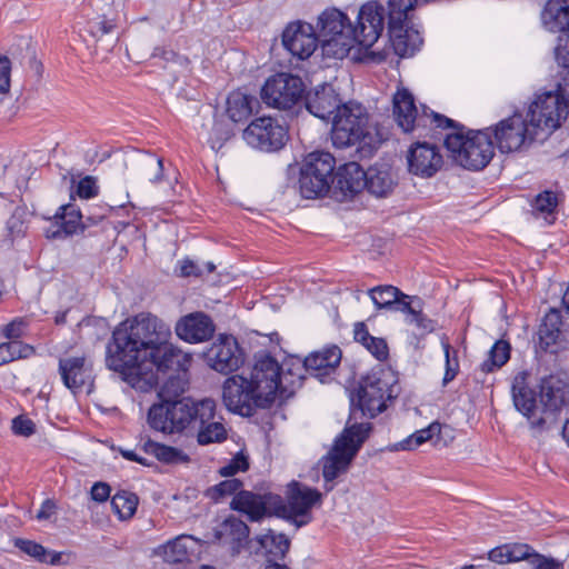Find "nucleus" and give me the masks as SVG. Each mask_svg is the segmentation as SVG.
<instances>
[{"label": "nucleus", "instance_id": "nucleus-33", "mask_svg": "<svg viewBox=\"0 0 569 569\" xmlns=\"http://www.w3.org/2000/svg\"><path fill=\"white\" fill-rule=\"evenodd\" d=\"M196 539L189 535H181L159 546L154 553L161 557L166 562L179 563L183 562L189 557V551L193 549Z\"/></svg>", "mask_w": 569, "mask_h": 569}, {"label": "nucleus", "instance_id": "nucleus-63", "mask_svg": "<svg viewBox=\"0 0 569 569\" xmlns=\"http://www.w3.org/2000/svg\"><path fill=\"white\" fill-rule=\"evenodd\" d=\"M12 431L18 436L29 437L34 433V423L32 420L19 416L12 420Z\"/></svg>", "mask_w": 569, "mask_h": 569}, {"label": "nucleus", "instance_id": "nucleus-49", "mask_svg": "<svg viewBox=\"0 0 569 569\" xmlns=\"http://www.w3.org/2000/svg\"><path fill=\"white\" fill-rule=\"evenodd\" d=\"M16 546L27 555L33 557L41 562L57 565L60 562L61 555L58 552H48L46 548L34 541L18 539Z\"/></svg>", "mask_w": 569, "mask_h": 569}, {"label": "nucleus", "instance_id": "nucleus-61", "mask_svg": "<svg viewBox=\"0 0 569 569\" xmlns=\"http://www.w3.org/2000/svg\"><path fill=\"white\" fill-rule=\"evenodd\" d=\"M98 193L97 180L87 176L78 182L77 194L82 199H90Z\"/></svg>", "mask_w": 569, "mask_h": 569}, {"label": "nucleus", "instance_id": "nucleus-27", "mask_svg": "<svg viewBox=\"0 0 569 569\" xmlns=\"http://www.w3.org/2000/svg\"><path fill=\"white\" fill-rule=\"evenodd\" d=\"M396 310L406 315V322L415 326L421 332H430L433 330V322L423 312V302L419 297L408 296L401 292L399 299L395 301Z\"/></svg>", "mask_w": 569, "mask_h": 569}, {"label": "nucleus", "instance_id": "nucleus-31", "mask_svg": "<svg viewBox=\"0 0 569 569\" xmlns=\"http://www.w3.org/2000/svg\"><path fill=\"white\" fill-rule=\"evenodd\" d=\"M366 188L378 198L388 197L395 188V178L391 169L386 164L370 167L367 170Z\"/></svg>", "mask_w": 569, "mask_h": 569}, {"label": "nucleus", "instance_id": "nucleus-22", "mask_svg": "<svg viewBox=\"0 0 569 569\" xmlns=\"http://www.w3.org/2000/svg\"><path fill=\"white\" fill-rule=\"evenodd\" d=\"M409 172L421 178L435 176L442 166V156L439 150L427 142L415 143L408 152Z\"/></svg>", "mask_w": 569, "mask_h": 569}, {"label": "nucleus", "instance_id": "nucleus-6", "mask_svg": "<svg viewBox=\"0 0 569 569\" xmlns=\"http://www.w3.org/2000/svg\"><path fill=\"white\" fill-rule=\"evenodd\" d=\"M567 117L568 104L557 90L537 94L526 116L533 134L538 136V142L548 139Z\"/></svg>", "mask_w": 569, "mask_h": 569}, {"label": "nucleus", "instance_id": "nucleus-36", "mask_svg": "<svg viewBox=\"0 0 569 569\" xmlns=\"http://www.w3.org/2000/svg\"><path fill=\"white\" fill-rule=\"evenodd\" d=\"M231 507L241 511L252 521H258L267 513L266 505L259 495L239 491L232 499Z\"/></svg>", "mask_w": 569, "mask_h": 569}, {"label": "nucleus", "instance_id": "nucleus-25", "mask_svg": "<svg viewBox=\"0 0 569 569\" xmlns=\"http://www.w3.org/2000/svg\"><path fill=\"white\" fill-rule=\"evenodd\" d=\"M306 107L315 117L327 120L333 117L342 107L341 99L332 84L325 83L309 92L306 99Z\"/></svg>", "mask_w": 569, "mask_h": 569}, {"label": "nucleus", "instance_id": "nucleus-41", "mask_svg": "<svg viewBox=\"0 0 569 569\" xmlns=\"http://www.w3.org/2000/svg\"><path fill=\"white\" fill-rule=\"evenodd\" d=\"M418 0H389V28L406 27L409 24L412 16L415 6Z\"/></svg>", "mask_w": 569, "mask_h": 569}, {"label": "nucleus", "instance_id": "nucleus-21", "mask_svg": "<svg viewBox=\"0 0 569 569\" xmlns=\"http://www.w3.org/2000/svg\"><path fill=\"white\" fill-rule=\"evenodd\" d=\"M529 373L527 371L518 372L512 382V400L516 409L521 412L529 421L530 428L536 432H542L547 428L536 426L533 420H539L541 408L537 406L535 392L528 387Z\"/></svg>", "mask_w": 569, "mask_h": 569}, {"label": "nucleus", "instance_id": "nucleus-23", "mask_svg": "<svg viewBox=\"0 0 569 569\" xmlns=\"http://www.w3.org/2000/svg\"><path fill=\"white\" fill-rule=\"evenodd\" d=\"M321 492L299 482L293 481L288 487L287 502L290 515L296 518H305L300 521H296L298 526L306 525L310 521L309 512L313 506L321 503Z\"/></svg>", "mask_w": 569, "mask_h": 569}, {"label": "nucleus", "instance_id": "nucleus-3", "mask_svg": "<svg viewBox=\"0 0 569 569\" xmlns=\"http://www.w3.org/2000/svg\"><path fill=\"white\" fill-rule=\"evenodd\" d=\"M445 146L455 162L468 170H482L491 161L495 147L485 131L456 130L445 138Z\"/></svg>", "mask_w": 569, "mask_h": 569}, {"label": "nucleus", "instance_id": "nucleus-60", "mask_svg": "<svg viewBox=\"0 0 569 569\" xmlns=\"http://www.w3.org/2000/svg\"><path fill=\"white\" fill-rule=\"evenodd\" d=\"M510 562L527 560L533 556L532 549L526 543H507Z\"/></svg>", "mask_w": 569, "mask_h": 569}, {"label": "nucleus", "instance_id": "nucleus-4", "mask_svg": "<svg viewBox=\"0 0 569 569\" xmlns=\"http://www.w3.org/2000/svg\"><path fill=\"white\" fill-rule=\"evenodd\" d=\"M370 430L369 422L353 423L345 428L332 449L322 459V475L327 482L333 481L340 473L347 471Z\"/></svg>", "mask_w": 569, "mask_h": 569}, {"label": "nucleus", "instance_id": "nucleus-17", "mask_svg": "<svg viewBox=\"0 0 569 569\" xmlns=\"http://www.w3.org/2000/svg\"><path fill=\"white\" fill-rule=\"evenodd\" d=\"M383 28L385 8L377 1L367 2L359 10L357 26H352L355 47L368 50L378 41Z\"/></svg>", "mask_w": 569, "mask_h": 569}, {"label": "nucleus", "instance_id": "nucleus-39", "mask_svg": "<svg viewBox=\"0 0 569 569\" xmlns=\"http://www.w3.org/2000/svg\"><path fill=\"white\" fill-rule=\"evenodd\" d=\"M367 171L356 162L345 166L339 173L338 184L345 193L356 194L366 188Z\"/></svg>", "mask_w": 569, "mask_h": 569}, {"label": "nucleus", "instance_id": "nucleus-55", "mask_svg": "<svg viewBox=\"0 0 569 569\" xmlns=\"http://www.w3.org/2000/svg\"><path fill=\"white\" fill-rule=\"evenodd\" d=\"M248 468V457L243 452H239L226 466L220 468L219 472L222 477H232L239 471H246Z\"/></svg>", "mask_w": 569, "mask_h": 569}, {"label": "nucleus", "instance_id": "nucleus-52", "mask_svg": "<svg viewBox=\"0 0 569 569\" xmlns=\"http://www.w3.org/2000/svg\"><path fill=\"white\" fill-rule=\"evenodd\" d=\"M557 206V194L552 191H543L535 198L532 209L535 214H542L547 219L548 216L553 214Z\"/></svg>", "mask_w": 569, "mask_h": 569}, {"label": "nucleus", "instance_id": "nucleus-8", "mask_svg": "<svg viewBox=\"0 0 569 569\" xmlns=\"http://www.w3.org/2000/svg\"><path fill=\"white\" fill-rule=\"evenodd\" d=\"M392 102L396 122L405 132L432 126L436 128H456L453 120L433 112L426 106H421L419 112L413 96L407 89H399L393 94Z\"/></svg>", "mask_w": 569, "mask_h": 569}, {"label": "nucleus", "instance_id": "nucleus-54", "mask_svg": "<svg viewBox=\"0 0 569 569\" xmlns=\"http://www.w3.org/2000/svg\"><path fill=\"white\" fill-rule=\"evenodd\" d=\"M28 323L22 318H16L1 328V335L8 341H20L26 335Z\"/></svg>", "mask_w": 569, "mask_h": 569}, {"label": "nucleus", "instance_id": "nucleus-11", "mask_svg": "<svg viewBox=\"0 0 569 569\" xmlns=\"http://www.w3.org/2000/svg\"><path fill=\"white\" fill-rule=\"evenodd\" d=\"M305 86L301 78L281 72L270 77L261 89V99L269 107L288 110L302 98Z\"/></svg>", "mask_w": 569, "mask_h": 569}, {"label": "nucleus", "instance_id": "nucleus-9", "mask_svg": "<svg viewBox=\"0 0 569 569\" xmlns=\"http://www.w3.org/2000/svg\"><path fill=\"white\" fill-rule=\"evenodd\" d=\"M335 158L325 151L309 153L301 167L299 186L302 197L313 199L325 194L332 182Z\"/></svg>", "mask_w": 569, "mask_h": 569}, {"label": "nucleus", "instance_id": "nucleus-35", "mask_svg": "<svg viewBox=\"0 0 569 569\" xmlns=\"http://www.w3.org/2000/svg\"><path fill=\"white\" fill-rule=\"evenodd\" d=\"M390 42L395 53L399 57L412 56L421 44V39L417 32L406 27L389 28Z\"/></svg>", "mask_w": 569, "mask_h": 569}, {"label": "nucleus", "instance_id": "nucleus-29", "mask_svg": "<svg viewBox=\"0 0 569 569\" xmlns=\"http://www.w3.org/2000/svg\"><path fill=\"white\" fill-rule=\"evenodd\" d=\"M541 21L550 32L569 31V0H548L541 12Z\"/></svg>", "mask_w": 569, "mask_h": 569}, {"label": "nucleus", "instance_id": "nucleus-28", "mask_svg": "<svg viewBox=\"0 0 569 569\" xmlns=\"http://www.w3.org/2000/svg\"><path fill=\"white\" fill-rule=\"evenodd\" d=\"M341 350L337 346L326 347L310 353L303 361L307 371L315 372L317 377H326L336 370L341 361Z\"/></svg>", "mask_w": 569, "mask_h": 569}, {"label": "nucleus", "instance_id": "nucleus-58", "mask_svg": "<svg viewBox=\"0 0 569 569\" xmlns=\"http://www.w3.org/2000/svg\"><path fill=\"white\" fill-rule=\"evenodd\" d=\"M90 34L96 39H101L116 28L113 20L107 18H98L88 23Z\"/></svg>", "mask_w": 569, "mask_h": 569}, {"label": "nucleus", "instance_id": "nucleus-46", "mask_svg": "<svg viewBox=\"0 0 569 569\" xmlns=\"http://www.w3.org/2000/svg\"><path fill=\"white\" fill-rule=\"evenodd\" d=\"M510 358V345L505 340H498L489 351V358L481 363V371L492 372L502 367Z\"/></svg>", "mask_w": 569, "mask_h": 569}, {"label": "nucleus", "instance_id": "nucleus-34", "mask_svg": "<svg viewBox=\"0 0 569 569\" xmlns=\"http://www.w3.org/2000/svg\"><path fill=\"white\" fill-rule=\"evenodd\" d=\"M259 106L256 97L242 91H232L227 98V114L232 122H243L249 119L254 108Z\"/></svg>", "mask_w": 569, "mask_h": 569}, {"label": "nucleus", "instance_id": "nucleus-45", "mask_svg": "<svg viewBox=\"0 0 569 569\" xmlns=\"http://www.w3.org/2000/svg\"><path fill=\"white\" fill-rule=\"evenodd\" d=\"M440 431L441 425L432 422L427 428L416 431L405 440L395 445L393 450H413L426 441L432 440L436 436L438 437Z\"/></svg>", "mask_w": 569, "mask_h": 569}, {"label": "nucleus", "instance_id": "nucleus-56", "mask_svg": "<svg viewBox=\"0 0 569 569\" xmlns=\"http://www.w3.org/2000/svg\"><path fill=\"white\" fill-rule=\"evenodd\" d=\"M555 57L563 68H569V31L560 32L555 48Z\"/></svg>", "mask_w": 569, "mask_h": 569}, {"label": "nucleus", "instance_id": "nucleus-5", "mask_svg": "<svg viewBox=\"0 0 569 569\" xmlns=\"http://www.w3.org/2000/svg\"><path fill=\"white\" fill-rule=\"evenodd\" d=\"M322 54L343 59L355 49V34L348 17L338 9H327L318 18Z\"/></svg>", "mask_w": 569, "mask_h": 569}, {"label": "nucleus", "instance_id": "nucleus-19", "mask_svg": "<svg viewBox=\"0 0 569 569\" xmlns=\"http://www.w3.org/2000/svg\"><path fill=\"white\" fill-rule=\"evenodd\" d=\"M392 387L381 378L368 377L357 393V403L363 415L370 418L386 409L387 400L392 399Z\"/></svg>", "mask_w": 569, "mask_h": 569}, {"label": "nucleus", "instance_id": "nucleus-18", "mask_svg": "<svg viewBox=\"0 0 569 569\" xmlns=\"http://www.w3.org/2000/svg\"><path fill=\"white\" fill-rule=\"evenodd\" d=\"M203 359L208 367L227 375L236 371L243 363V355L238 341L232 336H220L204 351Z\"/></svg>", "mask_w": 569, "mask_h": 569}, {"label": "nucleus", "instance_id": "nucleus-64", "mask_svg": "<svg viewBox=\"0 0 569 569\" xmlns=\"http://www.w3.org/2000/svg\"><path fill=\"white\" fill-rule=\"evenodd\" d=\"M529 565L530 569H561L560 562L537 553L529 558Z\"/></svg>", "mask_w": 569, "mask_h": 569}, {"label": "nucleus", "instance_id": "nucleus-57", "mask_svg": "<svg viewBox=\"0 0 569 569\" xmlns=\"http://www.w3.org/2000/svg\"><path fill=\"white\" fill-rule=\"evenodd\" d=\"M11 63L7 57H0V103L10 93Z\"/></svg>", "mask_w": 569, "mask_h": 569}, {"label": "nucleus", "instance_id": "nucleus-16", "mask_svg": "<svg viewBox=\"0 0 569 569\" xmlns=\"http://www.w3.org/2000/svg\"><path fill=\"white\" fill-rule=\"evenodd\" d=\"M222 401L229 411L244 417L251 416L254 408L259 407L256 392L244 372L226 379L222 386Z\"/></svg>", "mask_w": 569, "mask_h": 569}, {"label": "nucleus", "instance_id": "nucleus-47", "mask_svg": "<svg viewBox=\"0 0 569 569\" xmlns=\"http://www.w3.org/2000/svg\"><path fill=\"white\" fill-rule=\"evenodd\" d=\"M138 497L130 491L117 492L111 499V507L120 519L131 518L138 507Z\"/></svg>", "mask_w": 569, "mask_h": 569}, {"label": "nucleus", "instance_id": "nucleus-53", "mask_svg": "<svg viewBox=\"0 0 569 569\" xmlns=\"http://www.w3.org/2000/svg\"><path fill=\"white\" fill-rule=\"evenodd\" d=\"M241 487L242 482L239 479H227L211 487L208 490V496L218 501L219 499H222L227 496H231L236 492L238 493Z\"/></svg>", "mask_w": 569, "mask_h": 569}, {"label": "nucleus", "instance_id": "nucleus-62", "mask_svg": "<svg viewBox=\"0 0 569 569\" xmlns=\"http://www.w3.org/2000/svg\"><path fill=\"white\" fill-rule=\"evenodd\" d=\"M366 349L370 351L378 360H386L388 358V346L385 339L373 337L369 340Z\"/></svg>", "mask_w": 569, "mask_h": 569}, {"label": "nucleus", "instance_id": "nucleus-42", "mask_svg": "<svg viewBox=\"0 0 569 569\" xmlns=\"http://www.w3.org/2000/svg\"><path fill=\"white\" fill-rule=\"evenodd\" d=\"M142 450L159 461L166 463H181L188 461V456L180 449L147 440L142 445Z\"/></svg>", "mask_w": 569, "mask_h": 569}, {"label": "nucleus", "instance_id": "nucleus-24", "mask_svg": "<svg viewBox=\"0 0 569 569\" xmlns=\"http://www.w3.org/2000/svg\"><path fill=\"white\" fill-rule=\"evenodd\" d=\"M177 336L190 343L209 340L214 333V325L203 312H193L181 318L176 325Z\"/></svg>", "mask_w": 569, "mask_h": 569}, {"label": "nucleus", "instance_id": "nucleus-32", "mask_svg": "<svg viewBox=\"0 0 569 569\" xmlns=\"http://www.w3.org/2000/svg\"><path fill=\"white\" fill-rule=\"evenodd\" d=\"M58 229L52 233L54 238L74 234L84 229L80 210L71 203L63 204L54 216Z\"/></svg>", "mask_w": 569, "mask_h": 569}, {"label": "nucleus", "instance_id": "nucleus-59", "mask_svg": "<svg viewBox=\"0 0 569 569\" xmlns=\"http://www.w3.org/2000/svg\"><path fill=\"white\" fill-rule=\"evenodd\" d=\"M231 130L221 121H214L210 143L212 149L221 148L222 143L229 139Z\"/></svg>", "mask_w": 569, "mask_h": 569}, {"label": "nucleus", "instance_id": "nucleus-13", "mask_svg": "<svg viewBox=\"0 0 569 569\" xmlns=\"http://www.w3.org/2000/svg\"><path fill=\"white\" fill-rule=\"evenodd\" d=\"M493 134L501 152L519 151L538 141L527 118L518 112L499 121Z\"/></svg>", "mask_w": 569, "mask_h": 569}, {"label": "nucleus", "instance_id": "nucleus-15", "mask_svg": "<svg viewBox=\"0 0 569 569\" xmlns=\"http://www.w3.org/2000/svg\"><path fill=\"white\" fill-rule=\"evenodd\" d=\"M244 141L261 151H277L287 140V129L271 117H260L250 122L243 131Z\"/></svg>", "mask_w": 569, "mask_h": 569}, {"label": "nucleus", "instance_id": "nucleus-38", "mask_svg": "<svg viewBox=\"0 0 569 569\" xmlns=\"http://www.w3.org/2000/svg\"><path fill=\"white\" fill-rule=\"evenodd\" d=\"M253 541L258 545L254 552H263L274 558H283L290 547V541L284 535H276L272 530L258 536Z\"/></svg>", "mask_w": 569, "mask_h": 569}, {"label": "nucleus", "instance_id": "nucleus-1", "mask_svg": "<svg viewBox=\"0 0 569 569\" xmlns=\"http://www.w3.org/2000/svg\"><path fill=\"white\" fill-rule=\"evenodd\" d=\"M171 337L162 319L140 312L113 330L107 366L133 389L148 392L160 385L162 401H176L188 388L191 356L171 343Z\"/></svg>", "mask_w": 569, "mask_h": 569}, {"label": "nucleus", "instance_id": "nucleus-7", "mask_svg": "<svg viewBox=\"0 0 569 569\" xmlns=\"http://www.w3.org/2000/svg\"><path fill=\"white\" fill-rule=\"evenodd\" d=\"M199 401L181 399L161 401L151 406L148 412L149 426L163 433L191 431Z\"/></svg>", "mask_w": 569, "mask_h": 569}, {"label": "nucleus", "instance_id": "nucleus-50", "mask_svg": "<svg viewBox=\"0 0 569 569\" xmlns=\"http://www.w3.org/2000/svg\"><path fill=\"white\" fill-rule=\"evenodd\" d=\"M372 302L378 309L391 308L401 295V291L393 286L385 284L372 288L368 291Z\"/></svg>", "mask_w": 569, "mask_h": 569}, {"label": "nucleus", "instance_id": "nucleus-40", "mask_svg": "<svg viewBox=\"0 0 569 569\" xmlns=\"http://www.w3.org/2000/svg\"><path fill=\"white\" fill-rule=\"evenodd\" d=\"M281 373V397L289 398L296 391V389L300 388L302 385V371L306 370L305 366H301L300 362H286L280 365Z\"/></svg>", "mask_w": 569, "mask_h": 569}, {"label": "nucleus", "instance_id": "nucleus-14", "mask_svg": "<svg viewBox=\"0 0 569 569\" xmlns=\"http://www.w3.org/2000/svg\"><path fill=\"white\" fill-rule=\"evenodd\" d=\"M540 401L541 415L533 423L548 430L557 423V412L569 403L568 382L552 375L543 378L540 383Z\"/></svg>", "mask_w": 569, "mask_h": 569}, {"label": "nucleus", "instance_id": "nucleus-26", "mask_svg": "<svg viewBox=\"0 0 569 569\" xmlns=\"http://www.w3.org/2000/svg\"><path fill=\"white\" fill-rule=\"evenodd\" d=\"M59 371L64 386L77 393L91 378V368L84 357L60 359Z\"/></svg>", "mask_w": 569, "mask_h": 569}, {"label": "nucleus", "instance_id": "nucleus-51", "mask_svg": "<svg viewBox=\"0 0 569 569\" xmlns=\"http://www.w3.org/2000/svg\"><path fill=\"white\" fill-rule=\"evenodd\" d=\"M441 346L445 353V375L442 385L447 386L459 372V360L457 357V350L452 349L447 339L441 340Z\"/></svg>", "mask_w": 569, "mask_h": 569}, {"label": "nucleus", "instance_id": "nucleus-48", "mask_svg": "<svg viewBox=\"0 0 569 569\" xmlns=\"http://www.w3.org/2000/svg\"><path fill=\"white\" fill-rule=\"evenodd\" d=\"M34 353L33 347L21 341L0 343V366L17 359L28 358Z\"/></svg>", "mask_w": 569, "mask_h": 569}, {"label": "nucleus", "instance_id": "nucleus-20", "mask_svg": "<svg viewBox=\"0 0 569 569\" xmlns=\"http://www.w3.org/2000/svg\"><path fill=\"white\" fill-rule=\"evenodd\" d=\"M282 43L292 56L299 59L309 58L318 47V37L311 24L306 22L290 23L282 33Z\"/></svg>", "mask_w": 569, "mask_h": 569}, {"label": "nucleus", "instance_id": "nucleus-37", "mask_svg": "<svg viewBox=\"0 0 569 569\" xmlns=\"http://www.w3.org/2000/svg\"><path fill=\"white\" fill-rule=\"evenodd\" d=\"M231 507L241 511L252 521H258L267 513L266 505L259 495L239 491L232 499Z\"/></svg>", "mask_w": 569, "mask_h": 569}, {"label": "nucleus", "instance_id": "nucleus-44", "mask_svg": "<svg viewBox=\"0 0 569 569\" xmlns=\"http://www.w3.org/2000/svg\"><path fill=\"white\" fill-rule=\"evenodd\" d=\"M136 163L143 179L152 183H157L161 180L163 164L160 158L151 153H139L136 158Z\"/></svg>", "mask_w": 569, "mask_h": 569}, {"label": "nucleus", "instance_id": "nucleus-12", "mask_svg": "<svg viewBox=\"0 0 569 569\" xmlns=\"http://www.w3.org/2000/svg\"><path fill=\"white\" fill-rule=\"evenodd\" d=\"M192 433L198 445L221 443L228 438L224 419L217 412V403L210 398L199 400V409L193 417Z\"/></svg>", "mask_w": 569, "mask_h": 569}, {"label": "nucleus", "instance_id": "nucleus-30", "mask_svg": "<svg viewBox=\"0 0 569 569\" xmlns=\"http://www.w3.org/2000/svg\"><path fill=\"white\" fill-rule=\"evenodd\" d=\"M249 527L240 519L230 517L226 519L217 531V538L223 545H230L232 553L238 555L243 542H248ZM250 540L249 543H252Z\"/></svg>", "mask_w": 569, "mask_h": 569}, {"label": "nucleus", "instance_id": "nucleus-10", "mask_svg": "<svg viewBox=\"0 0 569 569\" xmlns=\"http://www.w3.org/2000/svg\"><path fill=\"white\" fill-rule=\"evenodd\" d=\"M280 373L279 362L267 355L259 357L252 369L246 373L260 408H268L278 395L281 397Z\"/></svg>", "mask_w": 569, "mask_h": 569}, {"label": "nucleus", "instance_id": "nucleus-43", "mask_svg": "<svg viewBox=\"0 0 569 569\" xmlns=\"http://www.w3.org/2000/svg\"><path fill=\"white\" fill-rule=\"evenodd\" d=\"M561 316L556 309H551L543 318L539 328V337L547 347L558 343L561 336Z\"/></svg>", "mask_w": 569, "mask_h": 569}, {"label": "nucleus", "instance_id": "nucleus-2", "mask_svg": "<svg viewBox=\"0 0 569 569\" xmlns=\"http://www.w3.org/2000/svg\"><path fill=\"white\" fill-rule=\"evenodd\" d=\"M331 140L338 148L357 146L359 150L369 152L381 142L367 110L352 102L342 104L332 117Z\"/></svg>", "mask_w": 569, "mask_h": 569}]
</instances>
